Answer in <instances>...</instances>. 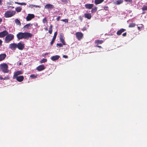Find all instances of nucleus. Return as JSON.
I'll use <instances>...</instances> for the list:
<instances>
[{
  "label": "nucleus",
  "instance_id": "obj_8",
  "mask_svg": "<svg viewBox=\"0 0 147 147\" xmlns=\"http://www.w3.org/2000/svg\"><path fill=\"white\" fill-rule=\"evenodd\" d=\"M35 16L34 14H28L26 17V19L27 21L30 20L34 18Z\"/></svg>",
  "mask_w": 147,
  "mask_h": 147
},
{
  "label": "nucleus",
  "instance_id": "obj_40",
  "mask_svg": "<svg viewBox=\"0 0 147 147\" xmlns=\"http://www.w3.org/2000/svg\"><path fill=\"white\" fill-rule=\"evenodd\" d=\"M57 46H59V47H63V45L61 43H57Z\"/></svg>",
  "mask_w": 147,
  "mask_h": 147
},
{
  "label": "nucleus",
  "instance_id": "obj_20",
  "mask_svg": "<svg viewBox=\"0 0 147 147\" xmlns=\"http://www.w3.org/2000/svg\"><path fill=\"white\" fill-rule=\"evenodd\" d=\"M103 40H96L95 43L97 45L102 44L103 42Z\"/></svg>",
  "mask_w": 147,
  "mask_h": 147
},
{
  "label": "nucleus",
  "instance_id": "obj_25",
  "mask_svg": "<svg viewBox=\"0 0 147 147\" xmlns=\"http://www.w3.org/2000/svg\"><path fill=\"white\" fill-rule=\"evenodd\" d=\"M97 7H94L92 8L91 10V12L92 13H95L97 11Z\"/></svg>",
  "mask_w": 147,
  "mask_h": 147
},
{
  "label": "nucleus",
  "instance_id": "obj_35",
  "mask_svg": "<svg viewBox=\"0 0 147 147\" xmlns=\"http://www.w3.org/2000/svg\"><path fill=\"white\" fill-rule=\"evenodd\" d=\"M57 34V32H56L54 33V36L53 38L55 39Z\"/></svg>",
  "mask_w": 147,
  "mask_h": 147
},
{
  "label": "nucleus",
  "instance_id": "obj_34",
  "mask_svg": "<svg viewBox=\"0 0 147 147\" xmlns=\"http://www.w3.org/2000/svg\"><path fill=\"white\" fill-rule=\"evenodd\" d=\"M60 38L59 39L63 38L64 35L62 33H61L60 34Z\"/></svg>",
  "mask_w": 147,
  "mask_h": 147
},
{
  "label": "nucleus",
  "instance_id": "obj_15",
  "mask_svg": "<svg viewBox=\"0 0 147 147\" xmlns=\"http://www.w3.org/2000/svg\"><path fill=\"white\" fill-rule=\"evenodd\" d=\"M94 6L92 4H86L85 5V7L86 9H92Z\"/></svg>",
  "mask_w": 147,
  "mask_h": 147
},
{
  "label": "nucleus",
  "instance_id": "obj_52",
  "mask_svg": "<svg viewBox=\"0 0 147 147\" xmlns=\"http://www.w3.org/2000/svg\"><path fill=\"white\" fill-rule=\"evenodd\" d=\"M53 27V26L52 25H51L50 26V28L49 29H52V28Z\"/></svg>",
  "mask_w": 147,
  "mask_h": 147
},
{
  "label": "nucleus",
  "instance_id": "obj_39",
  "mask_svg": "<svg viewBox=\"0 0 147 147\" xmlns=\"http://www.w3.org/2000/svg\"><path fill=\"white\" fill-rule=\"evenodd\" d=\"M141 26H138V30H140V29L143 28V25L142 24H141Z\"/></svg>",
  "mask_w": 147,
  "mask_h": 147
},
{
  "label": "nucleus",
  "instance_id": "obj_5",
  "mask_svg": "<svg viewBox=\"0 0 147 147\" xmlns=\"http://www.w3.org/2000/svg\"><path fill=\"white\" fill-rule=\"evenodd\" d=\"M17 48L19 50H23L25 47V45L22 41H20L17 44Z\"/></svg>",
  "mask_w": 147,
  "mask_h": 147
},
{
  "label": "nucleus",
  "instance_id": "obj_49",
  "mask_svg": "<svg viewBox=\"0 0 147 147\" xmlns=\"http://www.w3.org/2000/svg\"><path fill=\"white\" fill-rule=\"evenodd\" d=\"M96 47H98L99 48H102V47L100 46L96 45Z\"/></svg>",
  "mask_w": 147,
  "mask_h": 147
},
{
  "label": "nucleus",
  "instance_id": "obj_42",
  "mask_svg": "<svg viewBox=\"0 0 147 147\" xmlns=\"http://www.w3.org/2000/svg\"><path fill=\"white\" fill-rule=\"evenodd\" d=\"M10 78L9 77V76H6L4 77V78H3V80H7L9 79Z\"/></svg>",
  "mask_w": 147,
  "mask_h": 147
},
{
  "label": "nucleus",
  "instance_id": "obj_7",
  "mask_svg": "<svg viewBox=\"0 0 147 147\" xmlns=\"http://www.w3.org/2000/svg\"><path fill=\"white\" fill-rule=\"evenodd\" d=\"M23 73V71L21 70L15 72L14 73V75L13 77V79H15V77L18 76L19 75L22 74Z\"/></svg>",
  "mask_w": 147,
  "mask_h": 147
},
{
  "label": "nucleus",
  "instance_id": "obj_37",
  "mask_svg": "<svg viewBox=\"0 0 147 147\" xmlns=\"http://www.w3.org/2000/svg\"><path fill=\"white\" fill-rule=\"evenodd\" d=\"M61 21L64 22H65L68 23V19H63L61 20Z\"/></svg>",
  "mask_w": 147,
  "mask_h": 147
},
{
  "label": "nucleus",
  "instance_id": "obj_36",
  "mask_svg": "<svg viewBox=\"0 0 147 147\" xmlns=\"http://www.w3.org/2000/svg\"><path fill=\"white\" fill-rule=\"evenodd\" d=\"M105 11H109V7L108 6L103 7Z\"/></svg>",
  "mask_w": 147,
  "mask_h": 147
},
{
  "label": "nucleus",
  "instance_id": "obj_23",
  "mask_svg": "<svg viewBox=\"0 0 147 147\" xmlns=\"http://www.w3.org/2000/svg\"><path fill=\"white\" fill-rule=\"evenodd\" d=\"M22 9V8L21 7H18L16 8L15 10L16 11L18 12H19L21 11Z\"/></svg>",
  "mask_w": 147,
  "mask_h": 147
},
{
  "label": "nucleus",
  "instance_id": "obj_14",
  "mask_svg": "<svg viewBox=\"0 0 147 147\" xmlns=\"http://www.w3.org/2000/svg\"><path fill=\"white\" fill-rule=\"evenodd\" d=\"M17 44L16 43H11L9 45V48L11 49H14L17 48Z\"/></svg>",
  "mask_w": 147,
  "mask_h": 147
},
{
  "label": "nucleus",
  "instance_id": "obj_28",
  "mask_svg": "<svg viewBox=\"0 0 147 147\" xmlns=\"http://www.w3.org/2000/svg\"><path fill=\"white\" fill-rule=\"evenodd\" d=\"M15 3L17 4L22 5H26V3H19L18 2H15Z\"/></svg>",
  "mask_w": 147,
  "mask_h": 147
},
{
  "label": "nucleus",
  "instance_id": "obj_31",
  "mask_svg": "<svg viewBox=\"0 0 147 147\" xmlns=\"http://www.w3.org/2000/svg\"><path fill=\"white\" fill-rule=\"evenodd\" d=\"M37 75L33 74L31 75L30 76V77L32 78H37Z\"/></svg>",
  "mask_w": 147,
  "mask_h": 147
},
{
  "label": "nucleus",
  "instance_id": "obj_1",
  "mask_svg": "<svg viewBox=\"0 0 147 147\" xmlns=\"http://www.w3.org/2000/svg\"><path fill=\"white\" fill-rule=\"evenodd\" d=\"M32 36V34L28 32H20L16 35L18 39L19 40L22 39H28L31 38Z\"/></svg>",
  "mask_w": 147,
  "mask_h": 147
},
{
  "label": "nucleus",
  "instance_id": "obj_18",
  "mask_svg": "<svg viewBox=\"0 0 147 147\" xmlns=\"http://www.w3.org/2000/svg\"><path fill=\"white\" fill-rule=\"evenodd\" d=\"M60 57V56L58 55L53 56L51 57V59L53 61H55L58 60Z\"/></svg>",
  "mask_w": 147,
  "mask_h": 147
},
{
  "label": "nucleus",
  "instance_id": "obj_48",
  "mask_svg": "<svg viewBox=\"0 0 147 147\" xmlns=\"http://www.w3.org/2000/svg\"><path fill=\"white\" fill-rule=\"evenodd\" d=\"M2 42L3 41L0 39V47L2 46Z\"/></svg>",
  "mask_w": 147,
  "mask_h": 147
},
{
  "label": "nucleus",
  "instance_id": "obj_11",
  "mask_svg": "<svg viewBox=\"0 0 147 147\" xmlns=\"http://www.w3.org/2000/svg\"><path fill=\"white\" fill-rule=\"evenodd\" d=\"M15 79H16L18 81L21 82L23 80L24 78L23 76H20L16 77H15Z\"/></svg>",
  "mask_w": 147,
  "mask_h": 147
},
{
  "label": "nucleus",
  "instance_id": "obj_19",
  "mask_svg": "<svg viewBox=\"0 0 147 147\" xmlns=\"http://www.w3.org/2000/svg\"><path fill=\"white\" fill-rule=\"evenodd\" d=\"M6 55L5 53L0 54V61L3 60L6 57Z\"/></svg>",
  "mask_w": 147,
  "mask_h": 147
},
{
  "label": "nucleus",
  "instance_id": "obj_10",
  "mask_svg": "<svg viewBox=\"0 0 147 147\" xmlns=\"http://www.w3.org/2000/svg\"><path fill=\"white\" fill-rule=\"evenodd\" d=\"M45 68V65L43 64H42L37 67L36 69L38 71H40L44 70Z\"/></svg>",
  "mask_w": 147,
  "mask_h": 147
},
{
  "label": "nucleus",
  "instance_id": "obj_13",
  "mask_svg": "<svg viewBox=\"0 0 147 147\" xmlns=\"http://www.w3.org/2000/svg\"><path fill=\"white\" fill-rule=\"evenodd\" d=\"M54 8V6L50 4H48L45 5V8L49 9H52Z\"/></svg>",
  "mask_w": 147,
  "mask_h": 147
},
{
  "label": "nucleus",
  "instance_id": "obj_43",
  "mask_svg": "<svg viewBox=\"0 0 147 147\" xmlns=\"http://www.w3.org/2000/svg\"><path fill=\"white\" fill-rule=\"evenodd\" d=\"M124 1L126 2L132 3V0H124Z\"/></svg>",
  "mask_w": 147,
  "mask_h": 147
},
{
  "label": "nucleus",
  "instance_id": "obj_51",
  "mask_svg": "<svg viewBox=\"0 0 147 147\" xmlns=\"http://www.w3.org/2000/svg\"><path fill=\"white\" fill-rule=\"evenodd\" d=\"M3 1V0H0V5H1L2 4V2Z\"/></svg>",
  "mask_w": 147,
  "mask_h": 147
},
{
  "label": "nucleus",
  "instance_id": "obj_33",
  "mask_svg": "<svg viewBox=\"0 0 147 147\" xmlns=\"http://www.w3.org/2000/svg\"><path fill=\"white\" fill-rule=\"evenodd\" d=\"M61 1L63 4H66L69 1V0H61Z\"/></svg>",
  "mask_w": 147,
  "mask_h": 147
},
{
  "label": "nucleus",
  "instance_id": "obj_57",
  "mask_svg": "<svg viewBox=\"0 0 147 147\" xmlns=\"http://www.w3.org/2000/svg\"><path fill=\"white\" fill-rule=\"evenodd\" d=\"M21 65V62H20L19 63V65Z\"/></svg>",
  "mask_w": 147,
  "mask_h": 147
},
{
  "label": "nucleus",
  "instance_id": "obj_56",
  "mask_svg": "<svg viewBox=\"0 0 147 147\" xmlns=\"http://www.w3.org/2000/svg\"><path fill=\"white\" fill-rule=\"evenodd\" d=\"M2 21V19L1 18H0V23H1Z\"/></svg>",
  "mask_w": 147,
  "mask_h": 147
},
{
  "label": "nucleus",
  "instance_id": "obj_29",
  "mask_svg": "<svg viewBox=\"0 0 147 147\" xmlns=\"http://www.w3.org/2000/svg\"><path fill=\"white\" fill-rule=\"evenodd\" d=\"M47 61V59L43 58L40 61V63H42L46 62Z\"/></svg>",
  "mask_w": 147,
  "mask_h": 147
},
{
  "label": "nucleus",
  "instance_id": "obj_45",
  "mask_svg": "<svg viewBox=\"0 0 147 147\" xmlns=\"http://www.w3.org/2000/svg\"><path fill=\"white\" fill-rule=\"evenodd\" d=\"M34 6H35V5H31L29 6V7H30V8H33V7H34Z\"/></svg>",
  "mask_w": 147,
  "mask_h": 147
},
{
  "label": "nucleus",
  "instance_id": "obj_3",
  "mask_svg": "<svg viewBox=\"0 0 147 147\" xmlns=\"http://www.w3.org/2000/svg\"><path fill=\"white\" fill-rule=\"evenodd\" d=\"M14 38V35L11 34H9L6 35L5 38V42L6 43H9Z\"/></svg>",
  "mask_w": 147,
  "mask_h": 147
},
{
  "label": "nucleus",
  "instance_id": "obj_9",
  "mask_svg": "<svg viewBox=\"0 0 147 147\" xmlns=\"http://www.w3.org/2000/svg\"><path fill=\"white\" fill-rule=\"evenodd\" d=\"M8 34V32L6 30H4L2 32H0V38L4 37L5 36Z\"/></svg>",
  "mask_w": 147,
  "mask_h": 147
},
{
  "label": "nucleus",
  "instance_id": "obj_17",
  "mask_svg": "<svg viewBox=\"0 0 147 147\" xmlns=\"http://www.w3.org/2000/svg\"><path fill=\"white\" fill-rule=\"evenodd\" d=\"M84 16L85 18H86L88 19H90L92 17L91 14L89 13H84Z\"/></svg>",
  "mask_w": 147,
  "mask_h": 147
},
{
  "label": "nucleus",
  "instance_id": "obj_12",
  "mask_svg": "<svg viewBox=\"0 0 147 147\" xmlns=\"http://www.w3.org/2000/svg\"><path fill=\"white\" fill-rule=\"evenodd\" d=\"M32 26V24L29 23L24 26L23 28L25 30L30 29Z\"/></svg>",
  "mask_w": 147,
  "mask_h": 147
},
{
  "label": "nucleus",
  "instance_id": "obj_2",
  "mask_svg": "<svg viewBox=\"0 0 147 147\" xmlns=\"http://www.w3.org/2000/svg\"><path fill=\"white\" fill-rule=\"evenodd\" d=\"M8 65L6 63H3L0 65V71L4 73H6L9 72Z\"/></svg>",
  "mask_w": 147,
  "mask_h": 147
},
{
  "label": "nucleus",
  "instance_id": "obj_47",
  "mask_svg": "<svg viewBox=\"0 0 147 147\" xmlns=\"http://www.w3.org/2000/svg\"><path fill=\"white\" fill-rule=\"evenodd\" d=\"M61 18V17L60 16H58V17H57L56 18V20L58 21L59 20L60 18Z\"/></svg>",
  "mask_w": 147,
  "mask_h": 147
},
{
  "label": "nucleus",
  "instance_id": "obj_24",
  "mask_svg": "<svg viewBox=\"0 0 147 147\" xmlns=\"http://www.w3.org/2000/svg\"><path fill=\"white\" fill-rule=\"evenodd\" d=\"M15 23L17 24V25H18L19 26H20L21 25V23L20 21L18 20V19H16L15 20Z\"/></svg>",
  "mask_w": 147,
  "mask_h": 147
},
{
  "label": "nucleus",
  "instance_id": "obj_16",
  "mask_svg": "<svg viewBox=\"0 0 147 147\" xmlns=\"http://www.w3.org/2000/svg\"><path fill=\"white\" fill-rule=\"evenodd\" d=\"M125 31H126V30L125 29L121 28L118 30L116 34L117 35L119 36L121 35L122 33L124 32Z\"/></svg>",
  "mask_w": 147,
  "mask_h": 147
},
{
  "label": "nucleus",
  "instance_id": "obj_22",
  "mask_svg": "<svg viewBox=\"0 0 147 147\" xmlns=\"http://www.w3.org/2000/svg\"><path fill=\"white\" fill-rule=\"evenodd\" d=\"M123 2V1L122 0H118L116 1L115 2L116 5H119L122 3Z\"/></svg>",
  "mask_w": 147,
  "mask_h": 147
},
{
  "label": "nucleus",
  "instance_id": "obj_54",
  "mask_svg": "<svg viewBox=\"0 0 147 147\" xmlns=\"http://www.w3.org/2000/svg\"><path fill=\"white\" fill-rule=\"evenodd\" d=\"M63 57L65 58H67V56H66V55H64L63 56Z\"/></svg>",
  "mask_w": 147,
  "mask_h": 147
},
{
  "label": "nucleus",
  "instance_id": "obj_53",
  "mask_svg": "<svg viewBox=\"0 0 147 147\" xmlns=\"http://www.w3.org/2000/svg\"><path fill=\"white\" fill-rule=\"evenodd\" d=\"M44 29L45 30L47 31L48 30V28L47 27H46L44 28Z\"/></svg>",
  "mask_w": 147,
  "mask_h": 147
},
{
  "label": "nucleus",
  "instance_id": "obj_50",
  "mask_svg": "<svg viewBox=\"0 0 147 147\" xmlns=\"http://www.w3.org/2000/svg\"><path fill=\"white\" fill-rule=\"evenodd\" d=\"M34 7H39L40 8V6L39 5H35Z\"/></svg>",
  "mask_w": 147,
  "mask_h": 147
},
{
  "label": "nucleus",
  "instance_id": "obj_44",
  "mask_svg": "<svg viewBox=\"0 0 147 147\" xmlns=\"http://www.w3.org/2000/svg\"><path fill=\"white\" fill-rule=\"evenodd\" d=\"M52 29H49V32L50 34H51L52 33Z\"/></svg>",
  "mask_w": 147,
  "mask_h": 147
},
{
  "label": "nucleus",
  "instance_id": "obj_55",
  "mask_svg": "<svg viewBox=\"0 0 147 147\" xmlns=\"http://www.w3.org/2000/svg\"><path fill=\"white\" fill-rule=\"evenodd\" d=\"M3 78H2V77L1 76H0V80H3Z\"/></svg>",
  "mask_w": 147,
  "mask_h": 147
},
{
  "label": "nucleus",
  "instance_id": "obj_41",
  "mask_svg": "<svg viewBox=\"0 0 147 147\" xmlns=\"http://www.w3.org/2000/svg\"><path fill=\"white\" fill-rule=\"evenodd\" d=\"M78 18L81 21H82L83 18L81 16H79L78 17Z\"/></svg>",
  "mask_w": 147,
  "mask_h": 147
},
{
  "label": "nucleus",
  "instance_id": "obj_6",
  "mask_svg": "<svg viewBox=\"0 0 147 147\" xmlns=\"http://www.w3.org/2000/svg\"><path fill=\"white\" fill-rule=\"evenodd\" d=\"M75 35L76 38L79 40H80L83 36V34L81 32H78L76 33Z\"/></svg>",
  "mask_w": 147,
  "mask_h": 147
},
{
  "label": "nucleus",
  "instance_id": "obj_32",
  "mask_svg": "<svg viewBox=\"0 0 147 147\" xmlns=\"http://www.w3.org/2000/svg\"><path fill=\"white\" fill-rule=\"evenodd\" d=\"M61 42L62 43L63 45H66V43L63 38L60 39Z\"/></svg>",
  "mask_w": 147,
  "mask_h": 147
},
{
  "label": "nucleus",
  "instance_id": "obj_21",
  "mask_svg": "<svg viewBox=\"0 0 147 147\" xmlns=\"http://www.w3.org/2000/svg\"><path fill=\"white\" fill-rule=\"evenodd\" d=\"M104 0H95L94 3L96 5L100 4L102 3Z\"/></svg>",
  "mask_w": 147,
  "mask_h": 147
},
{
  "label": "nucleus",
  "instance_id": "obj_30",
  "mask_svg": "<svg viewBox=\"0 0 147 147\" xmlns=\"http://www.w3.org/2000/svg\"><path fill=\"white\" fill-rule=\"evenodd\" d=\"M42 22L44 24L47 23L48 22L46 17H45L43 19Z\"/></svg>",
  "mask_w": 147,
  "mask_h": 147
},
{
  "label": "nucleus",
  "instance_id": "obj_38",
  "mask_svg": "<svg viewBox=\"0 0 147 147\" xmlns=\"http://www.w3.org/2000/svg\"><path fill=\"white\" fill-rule=\"evenodd\" d=\"M55 39L52 38V40L50 42V44L51 45H52L53 44L54 42Z\"/></svg>",
  "mask_w": 147,
  "mask_h": 147
},
{
  "label": "nucleus",
  "instance_id": "obj_4",
  "mask_svg": "<svg viewBox=\"0 0 147 147\" xmlns=\"http://www.w3.org/2000/svg\"><path fill=\"white\" fill-rule=\"evenodd\" d=\"M16 13L15 11H7L5 13L4 16L6 18L10 17L15 15Z\"/></svg>",
  "mask_w": 147,
  "mask_h": 147
},
{
  "label": "nucleus",
  "instance_id": "obj_27",
  "mask_svg": "<svg viewBox=\"0 0 147 147\" xmlns=\"http://www.w3.org/2000/svg\"><path fill=\"white\" fill-rule=\"evenodd\" d=\"M147 5H144L143 6V7L142 8V11L147 10V2L146 3Z\"/></svg>",
  "mask_w": 147,
  "mask_h": 147
},
{
  "label": "nucleus",
  "instance_id": "obj_46",
  "mask_svg": "<svg viewBox=\"0 0 147 147\" xmlns=\"http://www.w3.org/2000/svg\"><path fill=\"white\" fill-rule=\"evenodd\" d=\"M126 35H127V33L126 32H125L124 33H123V34H122V36H126Z\"/></svg>",
  "mask_w": 147,
  "mask_h": 147
},
{
  "label": "nucleus",
  "instance_id": "obj_26",
  "mask_svg": "<svg viewBox=\"0 0 147 147\" xmlns=\"http://www.w3.org/2000/svg\"><path fill=\"white\" fill-rule=\"evenodd\" d=\"M136 25V24L134 23H130L129 25V28H133Z\"/></svg>",
  "mask_w": 147,
  "mask_h": 147
}]
</instances>
